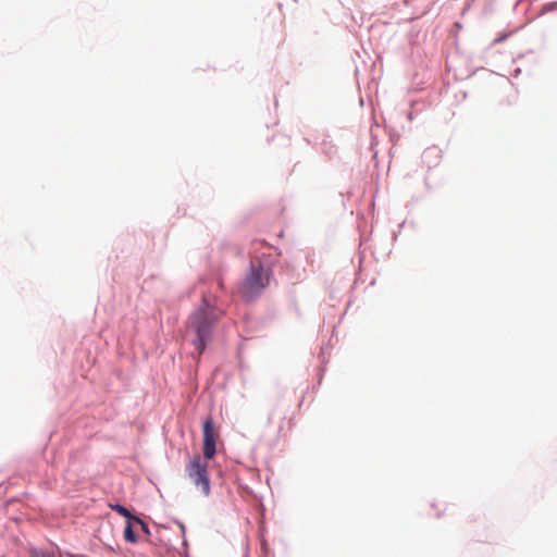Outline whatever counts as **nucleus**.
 <instances>
[{"label":"nucleus","mask_w":557,"mask_h":557,"mask_svg":"<svg viewBox=\"0 0 557 557\" xmlns=\"http://www.w3.org/2000/svg\"><path fill=\"white\" fill-rule=\"evenodd\" d=\"M216 319L214 310L209 305L198 309L190 319L189 327L196 336L193 344L199 355L203 352L207 343L211 338V331Z\"/></svg>","instance_id":"nucleus-1"},{"label":"nucleus","mask_w":557,"mask_h":557,"mask_svg":"<svg viewBox=\"0 0 557 557\" xmlns=\"http://www.w3.org/2000/svg\"><path fill=\"white\" fill-rule=\"evenodd\" d=\"M270 269L263 267L260 262H251L250 270L240 285V294L246 299L258 296L270 282Z\"/></svg>","instance_id":"nucleus-2"},{"label":"nucleus","mask_w":557,"mask_h":557,"mask_svg":"<svg viewBox=\"0 0 557 557\" xmlns=\"http://www.w3.org/2000/svg\"><path fill=\"white\" fill-rule=\"evenodd\" d=\"M185 472L189 480L205 496L210 494V480L207 461H202L200 456H195L186 465Z\"/></svg>","instance_id":"nucleus-3"},{"label":"nucleus","mask_w":557,"mask_h":557,"mask_svg":"<svg viewBox=\"0 0 557 557\" xmlns=\"http://www.w3.org/2000/svg\"><path fill=\"white\" fill-rule=\"evenodd\" d=\"M203 433V457L207 460H210L214 457L216 453V440L219 437L218 432L214 429L213 420L211 418H207L202 425Z\"/></svg>","instance_id":"nucleus-4"},{"label":"nucleus","mask_w":557,"mask_h":557,"mask_svg":"<svg viewBox=\"0 0 557 557\" xmlns=\"http://www.w3.org/2000/svg\"><path fill=\"white\" fill-rule=\"evenodd\" d=\"M124 539L126 542H129V543L137 542V537H136L135 532L133 531V525L131 523V520L126 523V527L124 529Z\"/></svg>","instance_id":"nucleus-5"},{"label":"nucleus","mask_w":557,"mask_h":557,"mask_svg":"<svg viewBox=\"0 0 557 557\" xmlns=\"http://www.w3.org/2000/svg\"><path fill=\"white\" fill-rule=\"evenodd\" d=\"M111 508H112V510L116 511L117 513H120L121 516L127 518L128 520H133L134 521V518H136L135 516H133L131 513V511L127 508H125L122 505H119V504L112 505Z\"/></svg>","instance_id":"nucleus-6"},{"label":"nucleus","mask_w":557,"mask_h":557,"mask_svg":"<svg viewBox=\"0 0 557 557\" xmlns=\"http://www.w3.org/2000/svg\"><path fill=\"white\" fill-rule=\"evenodd\" d=\"M134 521L140 525L141 530L146 534H149V528H148V525L141 519L136 517V518H134Z\"/></svg>","instance_id":"nucleus-7"},{"label":"nucleus","mask_w":557,"mask_h":557,"mask_svg":"<svg viewBox=\"0 0 557 557\" xmlns=\"http://www.w3.org/2000/svg\"><path fill=\"white\" fill-rule=\"evenodd\" d=\"M557 9V2L548 3L543 7V11H552Z\"/></svg>","instance_id":"nucleus-8"}]
</instances>
